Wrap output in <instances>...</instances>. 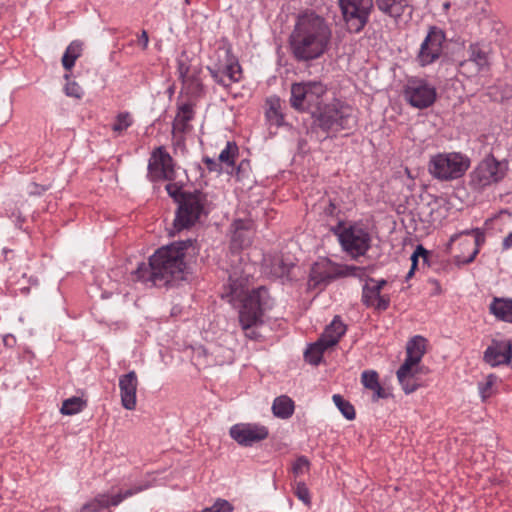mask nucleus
<instances>
[{"mask_svg": "<svg viewBox=\"0 0 512 512\" xmlns=\"http://www.w3.org/2000/svg\"><path fill=\"white\" fill-rule=\"evenodd\" d=\"M188 243L181 241L159 248L149 259L132 273L134 281L163 287L183 279L186 268L184 257Z\"/></svg>", "mask_w": 512, "mask_h": 512, "instance_id": "nucleus-1", "label": "nucleus"}, {"mask_svg": "<svg viewBox=\"0 0 512 512\" xmlns=\"http://www.w3.org/2000/svg\"><path fill=\"white\" fill-rule=\"evenodd\" d=\"M331 35L324 18L315 13L303 14L290 35L291 52L299 61L317 59L328 49Z\"/></svg>", "mask_w": 512, "mask_h": 512, "instance_id": "nucleus-2", "label": "nucleus"}, {"mask_svg": "<svg viewBox=\"0 0 512 512\" xmlns=\"http://www.w3.org/2000/svg\"><path fill=\"white\" fill-rule=\"evenodd\" d=\"M243 272L244 275L238 276L237 271H234L229 276V292L225 294V297L230 303L235 301L242 302L239 310V323L247 337L256 339L258 335L251 329L258 327L263 322L262 317L267 290L264 287H260L250 292L247 291L246 284L251 275L250 268L245 269Z\"/></svg>", "mask_w": 512, "mask_h": 512, "instance_id": "nucleus-3", "label": "nucleus"}, {"mask_svg": "<svg viewBox=\"0 0 512 512\" xmlns=\"http://www.w3.org/2000/svg\"><path fill=\"white\" fill-rule=\"evenodd\" d=\"M207 70L212 79L220 86L228 89L243 78V70L238 58L232 53L229 44L224 43L209 56Z\"/></svg>", "mask_w": 512, "mask_h": 512, "instance_id": "nucleus-4", "label": "nucleus"}, {"mask_svg": "<svg viewBox=\"0 0 512 512\" xmlns=\"http://www.w3.org/2000/svg\"><path fill=\"white\" fill-rule=\"evenodd\" d=\"M166 185V191L173 199L179 201L174 226L176 229L181 230L189 228L194 225L204 211V206L207 202L206 196L196 191L194 193H181V187L169 181Z\"/></svg>", "mask_w": 512, "mask_h": 512, "instance_id": "nucleus-5", "label": "nucleus"}, {"mask_svg": "<svg viewBox=\"0 0 512 512\" xmlns=\"http://www.w3.org/2000/svg\"><path fill=\"white\" fill-rule=\"evenodd\" d=\"M470 159L460 152H443L432 156L428 171L440 181H453L461 178L470 167Z\"/></svg>", "mask_w": 512, "mask_h": 512, "instance_id": "nucleus-6", "label": "nucleus"}, {"mask_svg": "<svg viewBox=\"0 0 512 512\" xmlns=\"http://www.w3.org/2000/svg\"><path fill=\"white\" fill-rule=\"evenodd\" d=\"M333 232L338 237L343 251L353 259L364 256L371 247V235L368 229L361 224L339 223Z\"/></svg>", "mask_w": 512, "mask_h": 512, "instance_id": "nucleus-7", "label": "nucleus"}, {"mask_svg": "<svg viewBox=\"0 0 512 512\" xmlns=\"http://www.w3.org/2000/svg\"><path fill=\"white\" fill-rule=\"evenodd\" d=\"M317 122L324 131L338 132L355 127L357 117L355 110L350 105L334 101L319 110Z\"/></svg>", "mask_w": 512, "mask_h": 512, "instance_id": "nucleus-8", "label": "nucleus"}, {"mask_svg": "<svg viewBox=\"0 0 512 512\" xmlns=\"http://www.w3.org/2000/svg\"><path fill=\"white\" fill-rule=\"evenodd\" d=\"M327 87L321 81H305L291 85V106L298 111H306L318 107Z\"/></svg>", "mask_w": 512, "mask_h": 512, "instance_id": "nucleus-9", "label": "nucleus"}, {"mask_svg": "<svg viewBox=\"0 0 512 512\" xmlns=\"http://www.w3.org/2000/svg\"><path fill=\"white\" fill-rule=\"evenodd\" d=\"M508 171L506 163L498 161L490 155L480 161L470 174V184L473 188L482 190L502 181Z\"/></svg>", "mask_w": 512, "mask_h": 512, "instance_id": "nucleus-10", "label": "nucleus"}, {"mask_svg": "<svg viewBox=\"0 0 512 512\" xmlns=\"http://www.w3.org/2000/svg\"><path fill=\"white\" fill-rule=\"evenodd\" d=\"M339 5L348 31L359 33L369 20L373 0H339Z\"/></svg>", "mask_w": 512, "mask_h": 512, "instance_id": "nucleus-11", "label": "nucleus"}, {"mask_svg": "<svg viewBox=\"0 0 512 512\" xmlns=\"http://www.w3.org/2000/svg\"><path fill=\"white\" fill-rule=\"evenodd\" d=\"M174 160L163 146L156 147L148 161V178L152 182L175 179Z\"/></svg>", "mask_w": 512, "mask_h": 512, "instance_id": "nucleus-12", "label": "nucleus"}, {"mask_svg": "<svg viewBox=\"0 0 512 512\" xmlns=\"http://www.w3.org/2000/svg\"><path fill=\"white\" fill-rule=\"evenodd\" d=\"M445 40V34L441 29L431 27L416 57L419 65L427 66L438 60L442 55Z\"/></svg>", "mask_w": 512, "mask_h": 512, "instance_id": "nucleus-13", "label": "nucleus"}, {"mask_svg": "<svg viewBox=\"0 0 512 512\" xmlns=\"http://www.w3.org/2000/svg\"><path fill=\"white\" fill-rule=\"evenodd\" d=\"M408 103L419 109L430 107L436 100V89L421 79L410 80L404 90Z\"/></svg>", "mask_w": 512, "mask_h": 512, "instance_id": "nucleus-14", "label": "nucleus"}, {"mask_svg": "<svg viewBox=\"0 0 512 512\" xmlns=\"http://www.w3.org/2000/svg\"><path fill=\"white\" fill-rule=\"evenodd\" d=\"M229 435L239 445L250 447L267 439L269 430L259 423H238L230 428Z\"/></svg>", "mask_w": 512, "mask_h": 512, "instance_id": "nucleus-15", "label": "nucleus"}, {"mask_svg": "<svg viewBox=\"0 0 512 512\" xmlns=\"http://www.w3.org/2000/svg\"><path fill=\"white\" fill-rule=\"evenodd\" d=\"M387 285L384 279L369 278L362 289V303L377 311H385L390 306V296L382 294L383 288Z\"/></svg>", "mask_w": 512, "mask_h": 512, "instance_id": "nucleus-16", "label": "nucleus"}, {"mask_svg": "<svg viewBox=\"0 0 512 512\" xmlns=\"http://www.w3.org/2000/svg\"><path fill=\"white\" fill-rule=\"evenodd\" d=\"M483 361L492 368L509 366L512 362V339H492L483 352Z\"/></svg>", "mask_w": 512, "mask_h": 512, "instance_id": "nucleus-17", "label": "nucleus"}, {"mask_svg": "<svg viewBox=\"0 0 512 512\" xmlns=\"http://www.w3.org/2000/svg\"><path fill=\"white\" fill-rule=\"evenodd\" d=\"M473 236L472 240V251L468 255L455 254L454 262L458 265H465L473 262L480 251L481 245L485 242V235L479 228H474L470 230H465L459 233L452 235L446 244L445 252L447 254L453 255L455 251L454 244L461 236Z\"/></svg>", "mask_w": 512, "mask_h": 512, "instance_id": "nucleus-18", "label": "nucleus"}, {"mask_svg": "<svg viewBox=\"0 0 512 512\" xmlns=\"http://www.w3.org/2000/svg\"><path fill=\"white\" fill-rule=\"evenodd\" d=\"M149 488L148 484L136 485L123 492H119L115 495L99 494L93 500L88 502L86 507L91 512H102L103 510L109 509L111 506H118L125 499L142 492Z\"/></svg>", "mask_w": 512, "mask_h": 512, "instance_id": "nucleus-19", "label": "nucleus"}, {"mask_svg": "<svg viewBox=\"0 0 512 512\" xmlns=\"http://www.w3.org/2000/svg\"><path fill=\"white\" fill-rule=\"evenodd\" d=\"M423 373L424 367L421 364L402 363L396 375L403 391L410 394L422 386L421 374Z\"/></svg>", "mask_w": 512, "mask_h": 512, "instance_id": "nucleus-20", "label": "nucleus"}, {"mask_svg": "<svg viewBox=\"0 0 512 512\" xmlns=\"http://www.w3.org/2000/svg\"><path fill=\"white\" fill-rule=\"evenodd\" d=\"M138 385L139 381L135 371H130L119 377L121 404L127 410L136 408Z\"/></svg>", "mask_w": 512, "mask_h": 512, "instance_id": "nucleus-21", "label": "nucleus"}, {"mask_svg": "<svg viewBox=\"0 0 512 512\" xmlns=\"http://www.w3.org/2000/svg\"><path fill=\"white\" fill-rule=\"evenodd\" d=\"M231 227V248L233 250L243 249L252 244L254 228L251 220L236 219Z\"/></svg>", "mask_w": 512, "mask_h": 512, "instance_id": "nucleus-22", "label": "nucleus"}, {"mask_svg": "<svg viewBox=\"0 0 512 512\" xmlns=\"http://www.w3.org/2000/svg\"><path fill=\"white\" fill-rule=\"evenodd\" d=\"M488 310L496 320L512 324V298L494 296Z\"/></svg>", "mask_w": 512, "mask_h": 512, "instance_id": "nucleus-23", "label": "nucleus"}, {"mask_svg": "<svg viewBox=\"0 0 512 512\" xmlns=\"http://www.w3.org/2000/svg\"><path fill=\"white\" fill-rule=\"evenodd\" d=\"M426 353V339L422 336H414L406 345V358L403 363L421 364Z\"/></svg>", "mask_w": 512, "mask_h": 512, "instance_id": "nucleus-24", "label": "nucleus"}, {"mask_svg": "<svg viewBox=\"0 0 512 512\" xmlns=\"http://www.w3.org/2000/svg\"><path fill=\"white\" fill-rule=\"evenodd\" d=\"M476 65V71H482L489 66L488 52L480 44H471L468 49V59L461 63L462 67Z\"/></svg>", "mask_w": 512, "mask_h": 512, "instance_id": "nucleus-25", "label": "nucleus"}, {"mask_svg": "<svg viewBox=\"0 0 512 512\" xmlns=\"http://www.w3.org/2000/svg\"><path fill=\"white\" fill-rule=\"evenodd\" d=\"M346 332V325L339 316H335L332 322L325 328L321 339L326 346H335Z\"/></svg>", "mask_w": 512, "mask_h": 512, "instance_id": "nucleus-26", "label": "nucleus"}, {"mask_svg": "<svg viewBox=\"0 0 512 512\" xmlns=\"http://www.w3.org/2000/svg\"><path fill=\"white\" fill-rule=\"evenodd\" d=\"M177 72L179 79L184 85L192 87L194 90L200 88L201 83L199 77L191 70V65L187 57H180L177 60Z\"/></svg>", "mask_w": 512, "mask_h": 512, "instance_id": "nucleus-27", "label": "nucleus"}, {"mask_svg": "<svg viewBox=\"0 0 512 512\" xmlns=\"http://www.w3.org/2000/svg\"><path fill=\"white\" fill-rule=\"evenodd\" d=\"M194 117L193 106L189 103L181 105L173 121V134H184L190 130L189 122Z\"/></svg>", "mask_w": 512, "mask_h": 512, "instance_id": "nucleus-28", "label": "nucleus"}, {"mask_svg": "<svg viewBox=\"0 0 512 512\" xmlns=\"http://www.w3.org/2000/svg\"><path fill=\"white\" fill-rule=\"evenodd\" d=\"M376 5L380 11L390 17L399 18L409 7V0H376Z\"/></svg>", "mask_w": 512, "mask_h": 512, "instance_id": "nucleus-29", "label": "nucleus"}, {"mask_svg": "<svg viewBox=\"0 0 512 512\" xmlns=\"http://www.w3.org/2000/svg\"><path fill=\"white\" fill-rule=\"evenodd\" d=\"M361 382L365 388L373 391L374 401L386 397V393L379 383V377L377 372L372 370L364 371L361 375Z\"/></svg>", "mask_w": 512, "mask_h": 512, "instance_id": "nucleus-30", "label": "nucleus"}, {"mask_svg": "<svg viewBox=\"0 0 512 512\" xmlns=\"http://www.w3.org/2000/svg\"><path fill=\"white\" fill-rule=\"evenodd\" d=\"M267 110H266V118L271 123L280 126L284 121V116L282 113V102L281 99L277 96L269 97L266 100Z\"/></svg>", "mask_w": 512, "mask_h": 512, "instance_id": "nucleus-31", "label": "nucleus"}, {"mask_svg": "<svg viewBox=\"0 0 512 512\" xmlns=\"http://www.w3.org/2000/svg\"><path fill=\"white\" fill-rule=\"evenodd\" d=\"M272 411L276 417L287 419L291 417L294 412V402L288 396H279L273 401Z\"/></svg>", "mask_w": 512, "mask_h": 512, "instance_id": "nucleus-32", "label": "nucleus"}, {"mask_svg": "<svg viewBox=\"0 0 512 512\" xmlns=\"http://www.w3.org/2000/svg\"><path fill=\"white\" fill-rule=\"evenodd\" d=\"M81 54L82 43L80 41H72L62 56V65L64 69L70 71L74 67L76 60L81 56Z\"/></svg>", "mask_w": 512, "mask_h": 512, "instance_id": "nucleus-33", "label": "nucleus"}, {"mask_svg": "<svg viewBox=\"0 0 512 512\" xmlns=\"http://www.w3.org/2000/svg\"><path fill=\"white\" fill-rule=\"evenodd\" d=\"M239 149L235 142L228 141L225 148L220 152L218 160L220 164L234 168L235 161L238 158Z\"/></svg>", "mask_w": 512, "mask_h": 512, "instance_id": "nucleus-34", "label": "nucleus"}, {"mask_svg": "<svg viewBox=\"0 0 512 512\" xmlns=\"http://www.w3.org/2000/svg\"><path fill=\"white\" fill-rule=\"evenodd\" d=\"M499 378L495 374H489L486 376L483 382L478 384V390L480 393L481 400L486 402L490 397L496 394L495 386Z\"/></svg>", "mask_w": 512, "mask_h": 512, "instance_id": "nucleus-35", "label": "nucleus"}, {"mask_svg": "<svg viewBox=\"0 0 512 512\" xmlns=\"http://www.w3.org/2000/svg\"><path fill=\"white\" fill-rule=\"evenodd\" d=\"M330 347L331 346H326V342H323L322 339L319 338L317 342L310 345L306 350L305 358L309 363L317 365L320 363L324 351Z\"/></svg>", "mask_w": 512, "mask_h": 512, "instance_id": "nucleus-36", "label": "nucleus"}, {"mask_svg": "<svg viewBox=\"0 0 512 512\" xmlns=\"http://www.w3.org/2000/svg\"><path fill=\"white\" fill-rule=\"evenodd\" d=\"M86 402L80 397H71L63 401L60 412L63 415H74L81 412Z\"/></svg>", "mask_w": 512, "mask_h": 512, "instance_id": "nucleus-37", "label": "nucleus"}, {"mask_svg": "<svg viewBox=\"0 0 512 512\" xmlns=\"http://www.w3.org/2000/svg\"><path fill=\"white\" fill-rule=\"evenodd\" d=\"M333 402L336 405V407L339 409V411L342 413V415L347 420H354L356 417V412L354 406L347 400H345L341 395L334 394Z\"/></svg>", "mask_w": 512, "mask_h": 512, "instance_id": "nucleus-38", "label": "nucleus"}, {"mask_svg": "<svg viewBox=\"0 0 512 512\" xmlns=\"http://www.w3.org/2000/svg\"><path fill=\"white\" fill-rule=\"evenodd\" d=\"M133 124L132 116L129 112H122L116 116L115 122L112 125V130L117 135H121Z\"/></svg>", "mask_w": 512, "mask_h": 512, "instance_id": "nucleus-39", "label": "nucleus"}, {"mask_svg": "<svg viewBox=\"0 0 512 512\" xmlns=\"http://www.w3.org/2000/svg\"><path fill=\"white\" fill-rule=\"evenodd\" d=\"M419 257H422L424 262L427 261L428 252L421 245L417 246L415 251L411 255V258H410V260H411V269H410V271L407 274V278L412 277V275L414 274V271L417 268Z\"/></svg>", "mask_w": 512, "mask_h": 512, "instance_id": "nucleus-40", "label": "nucleus"}, {"mask_svg": "<svg viewBox=\"0 0 512 512\" xmlns=\"http://www.w3.org/2000/svg\"><path fill=\"white\" fill-rule=\"evenodd\" d=\"M233 506L225 499H217L210 507L204 508L201 512H233Z\"/></svg>", "mask_w": 512, "mask_h": 512, "instance_id": "nucleus-41", "label": "nucleus"}, {"mask_svg": "<svg viewBox=\"0 0 512 512\" xmlns=\"http://www.w3.org/2000/svg\"><path fill=\"white\" fill-rule=\"evenodd\" d=\"M334 276L328 272H319L317 267H314L310 274V281L314 283V285L327 284Z\"/></svg>", "mask_w": 512, "mask_h": 512, "instance_id": "nucleus-42", "label": "nucleus"}, {"mask_svg": "<svg viewBox=\"0 0 512 512\" xmlns=\"http://www.w3.org/2000/svg\"><path fill=\"white\" fill-rule=\"evenodd\" d=\"M309 460L305 456H299L292 465V472L295 477L303 475L309 469Z\"/></svg>", "mask_w": 512, "mask_h": 512, "instance_id": "nucleus-43", "label": "nucleus"}, {"mask_svg": "<svg viewBox=\"0 0 512 512\" xmlns=\"http://www.w3.org/2000/svg\"><path fill=\"white\" fill-rule=\"evenodd\" d=\"M294 493L297 496V498L302 501L305 505L309 506L310 501V493L309 489L305 485L304 482H297L294 487Z\"/></svg>", "mask_w": 512, "mask_h": 512, "instance_id": "nucleus-44", "label": "nucleus"}, {"mask_svg": "<svg viewBox=\"0 0 512 512\" xmlns=\"http://www.w3.org/2000/svg\"><path fill=\"white\" fill-rule=\"evenodd\" d=\"M65 93L67 96L80 99L83 95V90L76 82H69L65 86Z\"/></svg>", "mask_w": 512, "mask_h": 512, "instance_id": "nucleus-45", "label": "nucleus"}, {"mask_svg": "<svg viewBox=\"0 0 512 512\" xmlns=\"http://www.w3.org/2000/svg\"><path fill=\"white\" fill-rule=\"evenodd\" d=\"M456 242H458V254L466 255L467 251H472V239L467 238V236H461Z\"/></svg>", "mask_w": 512, "mask_h": 512, "instance_id": "nucleus-46", "label": "nucleus"}, {"mask_svg": "<svg viewBox=\"0 0 512 512\" xmlns=\"http://www.w3.org/2000/svg\"><path fill=\"white\" fill-rule=\"evenodd\" d=\"M203 162L205 163L207 169L210 171V172H217V173H221L222 171V166L218 161L210 158V157H205L203 159Z\"/></svg>", "mask_w": 512, "mask_h": 512, "instance_id": "nucleus-47", "label": "nucleus"}, {"mask_svg": "<svg viewBox=\"0 0 512 512\" xmlns=\"http://www.w3.org/2000/svg\"><path fill=\"white\" fill-rule=\"evenodd\" d=\"M360 270L361 268L359 267L346 265L342 268H339L335 273V276H355Z\"/></svg>", "mask_w": 512, "mask_h": 512, "instance_id": "nucleus-48", "label": "nucleus"}, {"mask_svg": "<svg viewBox=\"0 0 512 512\" xmlns=\"http://www.w3.org/2000/svg\"><path fill=\"white\" fill-rule=\"evenodd\" d=\"M149 43L148 33L145 30H142L141 34L138 37V44L142 47L143 50L147 49Z\"/></svg>", "mask_w": 512, "mask_h": 512, "instance_id": "nucleus-49", "label": "nucleus"}, {"mask_svg": "<svg viewBox=\"0 0 512 512\" xmlns=\"http://www.w3.org/2000/svg\"><path fill=\"white\" fill-rule=\"evenodd\" d=\"M502 246L504 250H508L512 247V232H510L503 240Z\"/></svg>", "mask_w": 512, "mask_h": 512, "instance_id": "nucleus-50", "label": "nucleus"}]
</instances>
